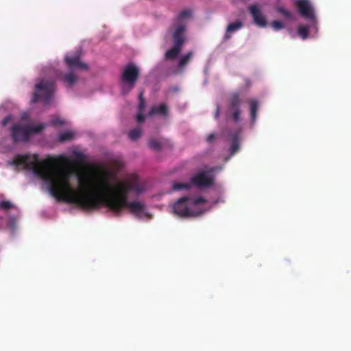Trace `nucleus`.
<instances>
[{"instance_id":"28","label":"nucleus","mask_w":351,"mask_h":351,"mask_svg":"<svg viewBox=\"0 0 351 351\" xmlns=\"http://www.w3.org/2000/svg\"><path fill=\"white\" fill-rule=\"evenodd\" d=\"M136 121L138 123H143L145 121V115L143 114V112H138L136 115Z\"/></svg>"},{"instance_id":"24","label":"nucleus","mask_w":351,"mask_h":351,"mask_svg":"<svg viewBox=\"0 0 351 351\" xmlns=\"http://www.w3.org/2000/svg\"><path fill=\"white\" fill-rule=\"evenodd\" d=\"M207 202V200L204 197H199L197 198H191L190 197V204L191 206L203 204Z\"/></svg>"},{"instance_id":"25","label":"nucleus","mask_w":351,"mask_h":351,"mask_svg":"<svg viewBox=\"0 0 351 351\" xmlns=\"http://www.w3.org/2000/svg\"><path fill=\"white\" fill-rule=\"evenodd\" d=\"M278 12L287 19H292V14L291 12L282 7L278 8Z\"/></svg>"},{"instance_id":"32","label":"nucleus","mask_w":351,"mask_h":351,"mask_svg":"<svg viewBox=\"0 0 351 351\" xmlns=\"http://www.w3.org/2000/svg\"><path fill=\"white\" fill-rule=\"evenodd\" d=\"M219 115V108L217 107L216 112H215V119H218Z\"/></svg>"},{"instance_id":"11","label":"nucleus","mask_w":351,"mask_h":351,"mask_svg":"<svg viewBox=\"0 0 351 351\" xmlns=\"http://www.w3.org/2000/svg\"><path fill=\"white\" fill-rule=\"evenodd\" d=\"M64 60L66 65L71 70L76 69L81 70L88 69V65L80 61V53H76V54L73 56H66Z\"/></svg>"},{"instance_id":"14","label":"nucleus","mask_w":351,"mask_h":351,"mask_svg":"<svg viewBox=\"0 0 351 351\" xmlns=\"http://www.w3.org/2000/svg\"><path fill=\"white\" fill-rule=\"evenodd\" d=\"M77 81V77L73 73H69L64 75L63 82L66 86L72 88L73 84Z\"/></svg>"},{"instance_id":"19","label":"nucleus","mask_w":351,"mask_h":351,"mask_svg":"<svg viewBox=\"0 0 351 351\" xmlns=\"http://www.w3.org/2000/svg\"><path fill=\"white\" fill-rule=\"evenodd\" d=\"M142 134V131L139 128H134L132 130H130L128 133V136L130 139L132 141H136L138 139Z\"/></svg>"},{"instance_id":"2","label":"nucleus","mask_w":351,"mask_h":351,"mask_svg":"<svg viewBox=\"0 0 351 351\" xmlns=\"http://www.w3.org/2000/svg\"><path fill=\"white\" fill-rule=\"evenodd\" d=\"M140 76V70L132 63L128 64L120 75L121 92L126 95L134 88Z\"/></svg>"},{"instance_id":"1","label":"nucleus","mask_w":351,"mask_h":351,"mask_svg":"<svg viewBox=\"0 0 351 351\" xmlns=\"http://www.w3.org/2000/svg\"><path fill=\"white\" fill-rule=\"evenodd\" d=\"M13 163L32 170L49 185L51 194L59 201L87 210L97 209L104 205L118 215L124 208H128L132 214L139 217L145 209L144 204L128 201L131 191L141 193L144 191L136 175L119 182L112 191L108 171L101 174H77L78 189H76L70 182L71 171L59 167L53 158L40 160L36 154L17 155Z\"/></svg>"},{"instance_id":"21","label":"nucleus","mask_w":351,"mask_h":351,"mask_svg":"<svg viewBox=\"0 0 351 351\" xmlns=\"http://www.w3.org/2000/svg\"><path fill=\"white\" fill-rule=\"evenodd\" d=\"M309 34L308 27L304 25H301L298 29V34L303 40L308 38Z\"/></svg>"},{"instance_id":"13","label":"nucleus","mask_w":351,"mask_h":351,"mask_svg":"<svg viewBox=\"0 0 351 351\" xmlns=\"http://www.w3.org/2000/svg\"><path fill=\"white\" fill-rule=\"evenodd\" d=\"M249 104L251 121L252 123H254L257 118L258 103L256 99H252L249 101Z\"/></svg>"},{"instance_id":"15","label":"nucleus","mask_w":351,"mask_h":351,"mask_svg":"<svg viewBox=\"0 0 351 351\" xmlns=\"http://www.w3.org/2000/svg\"><path fill=\"white\" fill-rule=\"evenodd\" d=\"M239 133L236 132L232 136V145L230 147V154H234L239 149Z\"/></svg>"},{"instance_id":"30","label":"nucleus","mask_w":351,"mask_h":351,"mask_svg":"<svg viewBox=\"0 0 351 351\" xmlns=\"http://www.w3.org/2000/svg\"><path fill=\"white\" fill-rule=\"evenodd\" d=\"M215 138V134H210L208 135L206 138V141L208 143H211Z\"/></svg>"},{"instance_id":"20","label":"nucleus","mask_w":351,"mask_h":351,"mask_svg":"<svg viewBox=\"0 0 351 351\" xmlns=\"http://www.w3.org/2000/svg\"><path fill=\"white\" fill-rule=\"evenodd\" d=\"M191 184L189 183H180L175 182L173 184L172 189L173 191L189 190L190 189Z\"/></svg>"},{"instance_id":"7","label":"nucleus","mask_w":351,"mask_h":351,"mask_svg":"<svg viewBox=\"0 0 351 351\" xmlns=\"http://www.w3.org/2000/svg\"><path fill=\"white\" fill-rule=\"evenodd\" d=\"M174 214L181 218L197 217L202 215L204 211L193 210L190 204V197L184 196L177 200L173 204Z\"/></svg>"},{"instance_id":"3","label":"nucleus","mask_w":351,"mask_h":351,"mask_svg":"<svg viewBox=\"0 0 351 351\" xmlns=\"http://www.w3.org/2000/svg\"><path fill=\"white\" fill-rule=\"evenodd\" d=\"M173 27L174 29L173 32V46L165 53V58L169 60L175 59L180 53L185 42L184 32L186 25L184 23H174Z\"/></svg>"},{"instance_id":"10","label":"nucleus","mask_w":351,"mask_h":351,"mask_svg":"<svg viewBox=\"0 0 351 351\" xmlns=\"http://www.w3.org/2000/svg\"><path fill=\"white\" fill-rule=\"evenodd\" d=\"M248 10L256 25L260 27H265L267 26V19L256 4L250 5L248 7Z\"/></svg>"},{"instance_id":"17","label":"nucleus","mask_w":351,"mask_h":351,"mask_svg":"<svg viewBox=\"0 0 351 351\" xmlns=\"http://www.w3.org/2000/svg\"><path fill=\"white\" fill-rule=\"evenodd\" d=\"M167 113V107L165 104H160L159 106H154L149 111L150 114H166Z\"/></svg>"},{"instance_id":"8","label":"nucleus","mask_w":351,"mask_h":351,"mask_svg":"<svg viewBox=\"0 0 351 351\" xmlns=\"http://www.w3.org/2000/svg\"><path fill=\"white\" fill-rule=\"evenodd\" d=\"M300 14L308 21H315L314 8L309 0H295L294 3Z\"/></svg>"},{"instance_id":"22","label":"nucleus","mask_w":351,"mask_h":351,"mask_svg":"<svg viewBox=\"0 0 351 351\" xmlns=\"http://www.w3.org/2000/svg\"><path fill=\"white\" fill-rule=\"evenodd\" d=\"M74 136V133L71 131H66L63 133H61L58 136V140L60 142H64L66 141L71 140Z\"/></svg>"},{"instance_id":"18","label":"nucleus","mask_w":351,"mask_h":351,"mask_svg":"<svg viewBox=\"0 0 351 351\" xmlns=\"http://www.w3.org/2000/svg\"><path fill=\"white\" fill-rule=\"evenodd\" d=\"M193 53L191 51L188 52L184 56L182 57L178 62V67L183 68L188 64L190 59L191 58Z\"/></svg>"},{"instance_id":"4","label":"nucleus","mask_w":351,"mask_h":351,"mask_svg":"<svg viewBox=\"0 0 351 351\" xmlns=\"http://www.w3.org/2000/svg\"><path fill=\"white\" fill-rule=\"evenodd\" d=\"M55 88L56 84L53 80L43 79L40 80L35 85V92L34 93L32 101L36 103L42 101L45 104H49L55 91Z\"/></svg>"},{"instance_id":"31","label":"nucleus","mask_w":351,"mask_h":351,"mask_svg":"<svg viewBox=\"0 0 351 351\" xmlns=\"http://www.w3.org/2000/svg\"><path fill=\"white\" fill-rule=\"evenodd\" d=\"M138 99H139V101H145L144 98H143V92L141 91L139 94V97H138Z\"/></svg>"},{"instance_id":"27","label":"nucleus","mask_w":351,"mask_h":351,"mask_svg":"<svg viewBox=\"0 0 351 351\" xmlns=\"http://www.w3.org/2000/svg\"><path fill=\"white\" fill-rule=\"evenodd\" d=\"M12 204L9 201H2L0 203V208L3 210H9L12 207Z\"/></svg>"},{"instance_id":"12","label":"nucleus","mask_w":351,"mask_h":351,"mask_svg":"<svg viewBox=\"0 0 351 351\" xmlns=\"http://www.w3.org/2000/svg\"><path fill=\"white\" fill-rule=\"evenodd\" d=\"M243 26V23L241 21H237L234 23H232L228 24V25L226 27V32L224 35V39L228 40L231 38L232 34L234 32L238 31L241 28H242Z\"/></svg>"},{"instance_id":"23","label":"nucleus","mask_w":351,"mask_h":351,"mask_svg":"<svg viewBox=\"0 0 351 351\" xmlns=\"http://www.w3.org/2000/svg\"><path fill=\"white\" fill-rule=\"evenodd\" d=\"M149 147L155 150V151H159L162 148V144L161 142L158 140L152 138L149 141L148 143Z\"/></svg>"},{"instance_id":"6","label":"nucleus","mask_w":351,"mask_h":351,"mask_svg":"<svg viewBox=\"0 0 351 351\" xmlns=\"http://www.w3.org/2000/svg\"><path fill=\"white\" fill-rule=\"evenodd\" d=\"M243 103V99L240 92L231 93L227 99L226 117L232 119L234 122L238 123L242 113L241 107Z\"/></svg>"},{"instance_id":"26","label":"nucleus","mask_w":351,"mask_h":351,"mask_svg":"<svg viewBox=\"0 0 351 351\" xmlns=\"http://www.w3.org/2000/svg\"><path fill=\"white\" fill-rule=\"evenodd\" d=\"M271 26L274 30L278 31L284 28V24L280 21H274L271 23Z\"/></svg>"},{"instance_id":"9","label":"nucleus","mask_w":351,"mask_h":351,"mask_svg":"<svg viewBox=\"0 0 351 351\" xmlns=\"http://www.w3.org/2000/svg\"><path fill=\"white\" fill-rule=\"evenodd\" d=\"M214 169H210L209 171H203L196 173L191 179V184L197 187H208L214 184V180L210 173Z\"/></svg>"},{"instance_id":"29","label":"nucleus","mask_w":351,"mask_h":351,"mask_svg":"<svg viewBox=\"0 0 351 351\" xmlns=\"http://www.w3.org/2000/svg\"><path fill=\"white\" fill-rule=\"evenodd\" d=\"M145 101H139V104H138V110H139V112H143L144 108H145Z\"/></svg>"},{"instance_id":"16","label":"nucleus","mask_w":351,"mask_h":351,"mask_svg":"<svg viewBox=\"0 0 351 351\" xmlns=\"http://www.w3.org/2000/svg\"><path fill=\"white\" fill-rule=\"evenodd\" d=\"M192 16V12L186 9L182 10L176 16L175 23H184V21L187 19H190Z\"/></svg>"},{"instance_id":"5","label":"nucleus","mask_w":351,"mask_h":351,"mask_svg":"<svg viewBox=\"0 0 351 351\" xmlns=\"http://www.w3.org/2000/svg\"><path fill=\"white\" fill-rule=\"evenodd\" d=\"M44 128V124H39L35 126L14 124L12 127V138L14 143L27 142L33 134H38Z\"/></svg>"}]
</instances>
